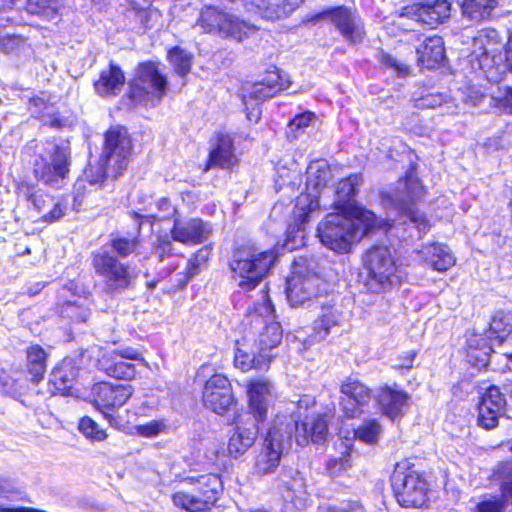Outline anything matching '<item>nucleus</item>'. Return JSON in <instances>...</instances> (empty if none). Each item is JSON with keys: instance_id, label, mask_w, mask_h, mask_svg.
<instances>
[{"instance_id": "nucleus-2", "label": "nucleus", "mask_w": 512, "mask_h": 512, "mask_svg": "<svg viewBox=\"0 0 512 512\" xmlns=\"http://www.w3.org/2000/svg\"><path fill=\"white\" fill-rule=\"evenodd\" d=\"M242 326L244 342H253L263 353H269L282 341L281 326L275 321L274 307L267 295L263 296L262 303L247 312Z\"/></svg>"}, {"instance_id": "nucleus-27", "label": "nucleus", "mask_w": 512, "mask_h": 512, "mask_svg": "<svg viewBox=\"0 0 512 512\" xmlns=\"http://www.w3.org/2000/svg\"><path fill=\"white\" fill-rule=\"evenodd\" d=\"M251 344L253 342H244V336L241 340L236 341L235 366L243 372L251 369H267L272 360V355L270 353H263L259 349L257 351L249 350Z\"/></svg>"}, {"instance_id": "nucleus-29", "label": "nucleus", "mask_w": 512, "mask_h": 512, "mask_svg": "<svg viewBox=\"0 0 512 512\" xmlns=\"http://www.w3.org/2000/svg\"><path fill=\"white\" fill-rule=\"evenodd\" d=\"M502 478L501 497H493L478 503L474 512H504L506 503L512 500V462L507 461L500 468Z\"/></svg>"}, {"instance_id": "nucleus-31", "label": "nucleus", "mask_w": 512, "mask_h": 512, "mask_svg": "<svg viewBox=\"0 0 512 512\" xmlns=\"http://www.w3.org/2000/svg\"><path fill=\"white\" fill-rule=\"evenodd\" d=\"M97 367L108 376L117 379L131 380L136 375L135 366L122 360L117 351L104 352L97 361Z\"/></svg>"}, {"instance_id": "nucleus-40", "label": "nucleus", "mask_w": 512, "mask_h": 512, "mask_svg": "<svg viewBox=\"0 0 512 512\" xmlns=\"http://www.w3.org/2000/svg\"><path fill=\"white\" fill-rule=\"evenodd\" d=\"M510 334H512V315L503 311L496 312L489 324L488 338L497 339L502 343Z\"/></svg>"}, {"instance_id": "nucleus-43", "label": "nucleus", "mask_w": 512, "mask_h": 512, "mask_svg": "<svg viewBox=\"0 0 512 512\" xmlns=\"http://www.w3.org/2000/svg\"><path fill=\"white\" fill-rule=\"evenodd\" d=\"M382 433V427L378 420L367 419L364 420L355 430V437L369 445L376 444Z\"/></svg>"}, {"instance_id": "nucleus-30", "label": "nucleus", "mask_w": 512, "mask_h": 512, "mask_svg": "<svg viewBox=\"0 0 512 512\" xmlns=\"http://www.w3.org/2000/svg\"><path fill=\"white\" fill-rule=\"evenodd\" d=\"M298 423V420L294 419ZM328 432V425L323 415L312 416L308 421H303L302 425L297 424V430L293 431L299 446H306L310 441L313 443H321L325 440Z\"/></svg>"}, {"instance_id": "nucleus-61", "label": "nucleus", "mask_w": 512, "mask_h": 512, "mask_svg": "<svg viewBox=\"0 0 512 512\" xmlns=\"http://www.w3.org/2000/svg\"><path fill=\"white\" fill-rule=\"evenodd\" d=\"M22 38L16 35H6L0 38V51L10 53L14 51L21 43Z\"/></svg>"}, {"instance_id": "nucleus-18", "label": "nucleus", "mask_w": 512, "mask_h": 512, "mask_svg": "<svg viewBox=\"0 0 512 512\" xmlns=\"http://www.w3.org/2000/svg\"><path fill=\"white\" fill-rule=\"evenodd\" d=\"M233 402L232 387L227 377L216 374L207 380L203 391V403L207 408L221 415Z\"/></svg>"}, {"instance_id": "nucleus-20", "label": "nucleus", "mask_w": 512, "mask_h": 512, "mask_svg": "<svg viewBox=\"0 0 512 512\" xmlns=\"http://www.w3.org/2000/svg\"><path fill=\"white\" fill-rule=\"evenodd\" d=\"M273 384L264 378L250 381L247 388L249 414L257 422H264L267 418L268 407L273 397Z\"/></svg>"}, {"instance_id": "nucleus-58", "label": "nucleus", "mask_w": 512, "mask_h": 512, "mask_svg": "<svg viewBox=\"0 0 512 512\" xmlns=\"http://www.w3.org/2000/svg\"><path fill=\"white\" fill-rule=\"evenodd\" d=\"M494 107L503 114H512V87H506L503 94L493 97Z\"/></svg>"}, {"instance_id": "nucleus-36", "label": "nucleus", "mask_w": 512, "mask_h": 512, "mask_svg": "<svg viewBox=\"0 0 512 512\" xmlns=\"http://www.w3.org/2000/svg\"><path fill=\"white\" fill-rule=\"evenodd\" d=\"M422 67L433 69L445 58L444 41L440 36L427 37L416 49Z\"/></svg>"}, {"instance_id": "nucleus-51", "label": "nucleus", "mask_w": 512, "mask_h": 512, "mask_svg": "<svg viewBox=\"0 0 512 512\" xmlns=\"http://www.w3.org/2000/svg\"><path fill=\"white\" fill-rule=\"evenodd\" d=\"M78 428L87 439L92 441H103L107 438L106 431L102 429L96 421L88 416L80 419Z\"/></svg>"}, {"instance_id": "nucleus-22", "label": "nucleus", "mask_w": 512, "mask_h": 512, "mask_svg": "<svg viewBox=\"0 0 512 512\" xmlns=\"http://www.w3.org/2000/svg\"><path fill=\"white\" fill-rule=\"evenodd\" d=\"M211 233L208 224L201 219L193 218L187 221L174 219V225L171 229V236L174 241L195 245L205 242Z\"/></svg>"}, {"instance_id": "nucleus-6", "label": "nucleus", "mask_w": 512, "mask_h": 512, "mask_svg": "<svg viewBox=\"0 0 512 512\" xmlns=\"http://www.w3.org/2000/svg\"><path fill=\"white\" fill-rule=\"evenodd\" d=\"M275 258L271 250L259 251L250 246L235 250L230 268L237 285L244 291L253 290L267 275Z\"/></svg>"}, {"instance_id": "nucleus-8", "label": "nucleus", "mask_w": 512, "mask_h": 512, "mask_svg": "<svg viewBox=\"0 0 512 512\" xmlns=\"http://www.w3.org/2000/svg\"><path fill=\"white\" fill-rule=\"evenodd\" d=\"M129 96L136 103L156 105L161 102L168 89L166 77L155 62L140 63L135 78L129 83Z\"/></svg>"}, {"instance_id": "nucleus-46", "label": "nucleus", "mask_w": 512, "mask_h": 512, "mask_svg": "<svg viewBox=\"0 0 512 512\" xmlns=\"http://www.w3.org/2000/svg\"><path fill=\"white\" fill-rule=\"evenodd\" d=\"M478 406L493 408V410L508 412L506 398L496 386H490L481 396Z\"/></svg>"}, {"instance_id": "nucleus-33", "label": "nucleus", "mask_w": 512, "mask_h": 512, "mask_svg": "<svg viewBox=\"0 0 512 512\" xmlns=\"http://www.w3.org/2000/svg\"><path fill=\"white\" fill-rule=\"evenodd\" d=\"M473 55L479 59L480 66L487 65L488 60L491 58L494 61L495 53L501 47V36L498 31L494 29H486L474 39Z\"/></svg>"}, {"instance_id": "nucleus-57", "label": "nucleus", "mask_w": 512, "mask_h": 512, "mask_svg": "<svg viewBox=\"0 0 512 512\" xmlns=\"http://www.w3.org/2000/svg\"><path fill=\"white\" fill-rule=\"evenodd\" d=\"M166 428V424L161 420H153L146 424L136 426L137 432L144 437H155L162 433Z\"/></svg>"}, {"instance_id": "nucleus-13", "label": "nucleus", "mask_w": 512, "mask_h": 512, "mask_svg": "<svg viewBox=\"0 0 512 512\" xmlns=\"http://www.w3.org/2000/svg\"><path fill=\"white\" fill-rule=\"evenodd\" d=\"M131 155L132 140L127 129L120 125L112 126L105 134L102 156L110 164L114 180L126 170Z\"/></svg>"}, {"instance_id": "nucleus-64", "label": "nucleus", "mask_w": 512, "mask_h": 512, "mask_svg": "<svg viewBox=\"0 0 512 512\" xmlns=\"http://www.w3.org/2000/svg\"><path fill=\"white\" fill-rule=\"evenodd\" d=\"M505 66L509 74H512V30L509 31L507 42L504 46Z\"/></svg>"}, {"instance_id": "nucleus-49", "label": "nucleus", "mask_w": 512, "mask_h": 512, "mask_svg": "<svg viewBox=\"0 0 512 512\" xmlns=\"http://www.w3.org/2000/svg\"><path fill=\"white\" fill-rule=\"evenodd\" d=\"M139 243L138 236L132 238L116 236L110 240V247L119 257L125 258L136 251Z\"/></svg>"}, {"instance_id": "nucleus-11", "label": "nucleus", "mask_w": 512, "mask_h": 512, "mask_svg": "<svg viewBox=\"0 0 512 512\" xmlns=\"http://www.w3.org/2000/svg\"><path fill=\"white\" fill-rule=\"evenodd\" d=\"M198 24L206 33L232 38L239 42L257 30L256 25L211 6L201 11Z\"/></svg>"}, {"instance_id": "nucleus-42", "label": "nucleus", "mask_w": 512, "mask_h": 512, "mask_svg": "<svg viewBox=\"0 0 512 512\" xmlns=\"http://www.w3.org/2000/svg\"><path fill=\"white\" fill-rule=\"evenodd\" d=\"M156 212L150 213L146 216H142L136 212H133V217L137 223V232L139 233L141 229V222L140 219L142 218H150L153 221H165L169 219H176L175 216L177 215V209L176 207L171 203V201L166 198H160L156 202Z\"/></svg>"}, {"instance_id": "nucleus-5", "label": "nucleus", "mask_w": 512, "mask_h": 512, "mask_svg": "<svg viewBox=\"0 0 512 512\" xmlns=\"http://www.w3.org/2000/svg\"><path fill=\"white\" fill-rule=\"evenodd\" d=\"M294 430H297V422L293 418L276 416L256 457L254 469L258 475L275 472L281 457L291 447Z\"/></svg>"}, {"instance_id": "nucleus-16", "label": "nucleus", "mask_w": 512, "mask_h": 512, "mask_svg": "<svg viewBox=\"0 0 512 512\" xmlns=\"http://www.w3.org/2000/svg\"><path fill=\"white\" fill-rule=\"evenodd\" d=\"M322 280L316 275H306L294 273L287 279L286 294L291 306H300L305 303L318 301L320 297V286Z\"/></svg>"}, {"instance_id": "nucleus-23", "label": "nucleus", "mask_w": 512, "mask_h": 512, "mask_svg": "<svg viewBox=\"0 0 512 512\" xmlns=\"http://www.w3.org/2000/svg\"><path fill=\"white\" fill-rule=\"evenodd\" d=\"M259 423L251 416L237 423L228 443V452L231 456L237 458L243 455L254 444L259 433Z\"/></svg>"}, {"instance_id": "nucleus-50", "label": "nucleus", "mask_w": 512, "mask_h": 512, "mask_svg": "<svg viewBox=\"0 0 512 512\" xmlns=\"http://www.w3.org/2000/svg\"><path fill=\"white\" fill-rule=\"evenodd\" d=\"M506 416L508 418H512L509 412H503L493 410V408H489L487 406L481 407L478 406V417L477 423L480 427L490 430L495 428L498 425V420L500 417Z\"/></svg>"}, {"instance_id": "nucleus-19", "label": "nucleus", "mask_w": 512, "mask_h": 512, "mask_svg": "<svg viewBox=\"0 0 512 512\" xmlns=\"http://www.w3.org/2000/svg\"><path fill=\"white\" fill-rule=\"evenodd\" d=\"M450 10L447 0H427L425 3L405 7L401 17L435 27L449 18Z\"/></svg>"}, {"instance_id": "nucleus-35", "label": "nucleus", "mask_w": 512, "mask_h": 512, "mask_svg": "<svg viewBox=\"0 0 512 512\" xmlns=\"http://www.w3.org/2000/svg\"><path fill=\"white\" fill-rule=\"evenodd\" d=\"M79 369L73 359H63L51 372L50 382L63 395H70L78 377Z\"/></svg>"}, {"instance_id": "nucleus-60", "label": "nucleus", "mask_w": 512, "mask_h": 512, "mask_svg": "<svg viewBox=\"0 0 512 512\" xmlns=\"http://www.w3.org/2000/svg\"><path fill=\"white\" fill-rule=\"evenodd\" d=\"M27 200L38 212H42L46 207L49 206V204L52 203L51 197L41 191H35L29 194L27 196Z\"/></svg>"}, {"instance_id": "nucleus-14", "label": "nucleus", "mask_w": 512, "mask_h": 512, "mask_svg": "<svg viewBox=\"0 0 512 512\" xmlns=\"http://www.w3.org/2000/svg\"><path fill=\"white\" fill-rule=\"evenodd\" d=\"M329 19L342 37L351 44L360 43L365 35L363 23L359 15L345 6L327 9L316 14L313 22Z\"/></svg>"}, {"instance_id": "nucleus-10", "label": "nucleus", "mask_w": 512, "mask_h": 512, "mask_svg": "<svg viewBox=\"0 0 512 512\" xmlns=\"http://www.w3.org/2000/svg\"><path fill=\"white\" fill-rule=\"evenodd\" d=\"M192 488L188 492L179 491L172 496L173 503L190 512L208 510L222 492V481L216 474H204L191 478Z\"/></svg>"}, {"instance_id": "nucleus-7", "label": "nucleus", "mask_w": 512, "mask_h": 512, "mask_svg": "<svg viewBox=\"0 0 512 512\" xmlns=\"http://www.w3.org/2000/svg\"><path fill=\"white\" fill-rule=\"evenodd\" d=\"M71 148L68 143L47 142L33 164L35 177L53 188H60L70 172Z\"/></svg>"}, {"instance_id": "nucleus-44", "label": "nucleus", "mask_w": 512, "mask_h": 512, "mask_svg": "<svg viewBox=\"0 0 512 512\" xmlns=\"http://www.w3.org/2000/svg\"><path fill=\"white\" fill-rule=\"evenodd\" d=\"M86 180L91 185H102V183L107 178L113 179V173L110 169V164L104 160V157L101 155L100 159L96 164H91L85 170Z\"/></svg>"}, {"instance_id": "nucleus-45", "label": "nucleus", "mask_w": 512, "mask_h": 512, "mask_svg": "<svg viewBox=\"0 0 512 512\" xmlns=\"http://www.w3.org/2000/svg\"><path fill=\"white\" fill-rule=\"evenodd\" d=\"M168 57L179 76H185L190 72L193 56L180 47H174L168 52Z\"/></svg>"}, {"instance_id": "nucleus-21", "label": "nucleus", "mask_w": 512, "mask_h": 512, "mask_svg": "<svg viewBox=\"0 0 512 512\" xmlns=\"http://www.w3.org/2000/svg\"><path fill=\"white\" fill-rule=\"evenodd\" d=\"M95 405L100 409H114L123 406L133 394L129 384L113 385L107 382L96 384L93 388Z\"/></svg>"}, {"instance_id": "nucleus-56", "label": "nucleus", "mask_w": 512, "mask_h": 512, "mask_svg": "<svg viewBox=\"0 0 512 512\" xmlns=\"http://www.w3.org/2000/svg\"><path fill=\"white\" fill-rule=\"evenodd\" d=\"M70 207V196L62 197L59 201L55 202L53 208L42 216V220L48 223H53L60 220Z\"/></svg>"}, {"instance_id": "nucleus-47", "label": "nucleus", "mask_w": 512, "mask_h": 512, "mask_svg": "<svg viewBox=\"0 0 512 512\" xmlns=\"http://www.w3.org/2000/svg\"><path fill=\"white\" fill-rule=\"evenodd\" d=\"M59 0H27L26 9L31 14L53 19L57 14Z\"/></svg>"}, {"instance_id": "nucleus-39", "label": "nucleus", "mask_w": 512, "mask_h": 512, "mask_svg": "<svg viewBox=\"0 0 512 512\" xmlns=\"http://www.w3.org/2000/svg\"><path fill=\"white\" fill-rule=\"evenodd\" d=\"M497 6V0H463L462 14L471 21H482L488 18Z\"/></svg>"}, {"instance_id": "nucleus-63", "label": "nucleus", "mask_w": 512, "mask_h": 512, "mask_svg": "<svg viewBox=\"0 0 512 512\" xmlns=\"http://www.w3.org/2000/svg\"><path fill=\"white\" fill-rule=\"evenodd\" d=\"M380 62L387 68H392L396 70L399 73H402L406 71V67H403L400 65L396 58H394L392 55L381 52L380 56Z\"/></svg>"}, {"instance_id": "nucleus-3", "label": "nucleus", "mask_w": 512, "mask_h": 512, "mask_svg": "<svg viewBox=\"0 0 512 512\" xmlns=\"http://www.w3.org/2000/svg\"><path fill=\"white\" fill-rule=\"evenodd\" d=\"M331 178L330 166L326 160H316L309 164L306 170V195L297 198L296 207H299V213L294 214L295 221L289 227V234L296 229V233L301 234L300 238L303 239L304 225L309 222L310 213L319 208V196ZM285 246L293 250L297 244L290 245V240L287 238Z\"/></svg>"}, {"instance_id": "nucleus-15", "label": "nucleus", "mask_w": 512, "mask_h": 512, "mask_svg": "<svg viewBox=\"0 0 512 512\" xmlns=\"http://www.w3.org/2000/svg\"><path fill=\"white\" fill-rule=\"evenodd\" d=\"M342 411L348 418L359 417L372 400V391L362 382L347 378L340 386Z\"/></svg>"}, {"instance_id": "nucleus-24", "label": "nucleus", "mask_w": 512, "mask_h": 512, "mask_svg": "<svg viewBox=\"0 0 512 512\" xmlns=\"http://www.w3.org/2000/svg\"><path fill=\"white\" fill-rule=\"evenodd\" d=\"M375 399L382 413L394 421L402 417L404 409L409 404L410 396L403 390L385 385L380 387Z\"/></svg>"}, {"instance_id": "nucleus-41", "label": "nucleus", "mask_w": 512, "mask_h": 512, "mask_svg": "<svg viewBox=\"0 0 512 512\" xmlns=\"http://www.w3.org/2000/svg\"><path fill=\"white\" fill-rule=\"evenodd\" d=\"M322 305V313L314 322L313 330L315 332V338L317 340L325 339L330 330L338 325L339 315L333 307H324V302H320Z\"/></svg>"}, {"instance_id": "nucleus-38", "label": "nucleus", "mask_w": 512, "mask_h": 512, "mask_svg": "<svg viewBox=\"0 0 512 512\" xmlns=\"http://www.w3.org/2000/svg\"><path fill=\"white\" fill-rule=\"evenodd\" d=\"M47 352L40 345H32L26 351V369L30 380L39 383L46 372Z\"/></svg>"}, {"instance_id": "nucleus-52", "label": "nucleus", "mask_w": 512, "mask_h": 512, "mask_svg": "<svg viewBox=\"0 0 512 512\" xmlns=\"http://www.w3.org/2000/svg\"><path fill=\"white\" fill-rule=\"evenodd\" d=\"M61 316L68 318L73 323H84L90 316V312L86 307L68 302L65 303L60 310Z\"/></svg>"}, {"instance_id": "nucleus-17", "label": "nucleus", "mask_w": 512, "mask_h": 512, "mask_svg": "<svg viewBox=\"0 0 512 512\" xmlns=\"http://www.w3.org/2000/svg\"><path fill=\"white\" fill-rule=\"evenodd\" d=\"M364 265L368 269L373 280L381 286L392 284L395 272V264L391 252L387 246L377 245L371 247L364 255Z\"/></svg>"}, {"instance_id": "nucleus-9", "label": "nucleus", "mask_w": 512, "mask_h": 512, "mask_svg": "<svg viewBox=\"0 0 512 512\" xmlns=\"http://www.w3.org/2000/svg\"><path fill=\"white\" fill-rule=\"evenodd\" d=\"M398 503L403 507H422L427 501V482L409 460L398 462L391 477Z\"/></svg>"}, {"instance_id": "nucleus-59", "label": "nucleus", "mask_w": 512, "mask_h": 512, "mask_svg": "<svg viewBox=\"0 0 512 512\" xmlns=\"http://www.w3.org/2000/svg\"><path fill=\"white\" fill-rule=\"evenodd\" d=\"M416 355L417 353L414 350L407 351L394 360L392 367L401 373H405L413 367Z\"/></svg>"}, {"instance_id": "nucleus-1", "label": "nucleus", "mask_w": 512, "mask_h": 512, "mask_svg": "<svg viewBox=\"0 0 512 512\" xmlns=\"http://www.w3.org/2000/svg\"><path fill=\"white\" fill-rule=\"evenodd\" d=\"M378 226L376 215L366 209L356 210V215L337 211L326 216L318 225L320 241L327 248L338 252H348L354 241L373 232Z\"/></svg>"}, {"instance_id": "nucleus-54", "label": "nucleus", "mask_w": 512, "mask_h": 512, "mask_svg": "<svg viewBox=\"0 0 512 512\" xmlns=\"http://www.w3.org/2000/svg\"><path fill=\"white\" fill-rule=\"evenodd\" d=\"M315 406V400L309 395L302 396L297 404L296 410L291 415H286L293 419L298 420V425H302L303 421H308L313 415H310L309 411Z\"/></svg>"}, {"instance_id": "nucleus-53", "label": "nucleus", "mask_w": 512, "mask_h": 512, "mask_svg": "<svg viewBox=\"0 0 512 512\" xmlns=\"http://www.w3.org/2000/svg\"><path fill=\"white\" fill-rule=\"evenodd\" d=\"M341 446H343L341 456L331 458L327 462V469L332 475L338 474L351 467L350 447L344 442H341Z\"/></svg>"}, {"instance_id": "nucleus-32", "label": "nucleus", "mask_w": 512, "mask_h": 512, "mask_svg": "<svg viewBox=\"0 0 512 512\" xmlns=\"http://www.w3.org/2000/svg\"><path fill=\"white\" fill-rule=\"evenodd\" d=\"M124 84L125 76L122 69L118 65L110 63L100 72L98 80L94 82V88L102 97L116 96L120 94Z\"/></svg>"}, {"instance_id": "nucleus-48", "label": "nucleus", "mask_w": 512, "mask_h": 512, "mask_svg": "<svg viewBox=\"0 0 512 512\" xmlns=\"http://www.w3.org/2000/svg\"><path fill=\"white\" fill-rule=\"evenodd\" d=\"M210 257V249L208 247H203L199 249L193 256L189 259L187 265L186 276L183 281H181L182 286L186 285L187 282L201 271V268L206 264Z\"/></svg>"}, {"instance_id": "nucleus-25", "label": "nucleus", "mask_w": 512, "mask_h": 512, "mask_svg": "<svg viewBox=\"0 0 512 512\" xmlns=\"http://www.w3.org/2000/svg\"><path fill=\"white\" fill-rule=\"evenodd\" d=\"M249 12L269 20L279 19L292 13L302 0H243Z\"/></svg>"}, {"instance_id": "nucleus-37", "label": "nucleus", "mask_w": 512, "mask_h": 512, "mask_svg": "<svg viewBox=\"0 0 512 512\" xmlns=\"http://www.w3.org/2000/svg\"><path fill=\"white\" fill-rule=\"evenodd\" d=\"M237 159L233 151V142L228 135H219L217 137L216 147L210 152L209 167L218 166L221 168H230L236 163Z\"/></svg>"}, {"instance_id": "nucleus-55", "label": "nucleus", "mask_w": 512, "mask_h": 512, "mask_svg": "<svg viewBox=\"0 0 512 512\" xmlns=\"http://www.w3.org/2000/svg\"><path fill=\"white\" fill-rule=\"evenodd\" d=\"M313 118L314 114L308 111L296 115L290 120L287 133L293 138H298L302 131L309 126Z\"/></svg>"}, {"instance_id": "nucleus-4", "label": "nucleus", "mask_w": 512, "mask_h": 512, "mask_svg": "<svg viewBox=\"0 0 512 512\" xmlns=\"http://www.w3.org/2000/svg\"><path fill=\"white\" fill-rule=\"evenodd\" d=\"M424 196V187L422 186L415 171L410 169L403 179L397 182L396 188L391 194V202L395 209L405 218L402 222H393L389 224L390 228L396 225L404 224L415 228L421 233H425L429 228L428 220L425 215L416 209V203Z\"/></svg>"}, {"instance_id": "nucleus-26", "label": "nucleus", "mask_w": 512, "mask_h": 512, "mask_svg": "<svg viewBox=\"0 0 512 512\" xmlns=\"http://www.w3.org/2000/svg\"><path fill=\"white\" fill-rule=\"evenodd\" d=\"M288 87L282 82V78L276 71L268 72L265 77L256 83H254L250 90L243 95V104L246 109L249 108L251 102L259 104L269 98H272L281 90Z\"/></svg>"}, {"instance_id": "nucleus-62", "label": "nucleus", "mask_w": 512, "mask_h": 512, "mask_svg": "<svg viewBox=\"0 0 512 512\" xmlns=\"http://www.w3.org/2000/svg\"><path fill=\"white\" fill-rule=\"evenodd\" d=\"M173 244L167 236L159 237L155 246V254L162 260L165 256L170 255Z\"/></svg>"}, {"instance_id": "nucleus-28", "label": "nucleus", "mask_w": 512, "mask_h": 512, "mask_svg": "<svg viewBox=\"0 0 512 512\" xmlns=\"http://www.w3.org/2000/svg\"><path fill=\"white\" fill-rule=\"evenodd\" d=\"M362 182L359 174H352L338 182L335 191L336 200L333 207L336 211L356 215V210L364 209L356 204L357 186Z\"/></svg>"}, {"instance_id": "nucleus-34", "label": "nucleus", "mask_w": 512, "mask_h": 512, "mask_svg": "<svg viewBox=\"0 0 512 512\" xmlns=\"http://www.w3.org/2000/svg\"><path fill=\"white\" fill-rule=\"evenodd\" d=\"M424 263L435 271L443 272L455 264V258L446 245L433 243L419 251Z\"/></svg>"}, {"instance_id": "nucleus-12", "label": "nucleus", "mask_w": 512, "mask_h": 512, "mask_svg": "<svg viewBox=\"0 0 512 512\" xmlns=\"http://www.w3.org/2000/svg\"><path fill=\"white\" fill-rule=\"evenodd\" d=\"M92 266L95 273L102 278L105 291L109 294L121 293L129 288L135 279L130 267L107 250L92 254Z\"/></svg>"}]
</instances>
